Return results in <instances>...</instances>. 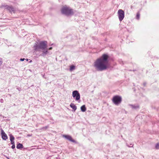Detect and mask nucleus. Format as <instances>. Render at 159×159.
I'll return each mask as SVG.
<instances>
[{"label":"nucleus","instance_id":"1","mask_svg":"<svg viewBox=\"0 0 159 159\" xmlns=\"http://www.w3.org/2000/svg\"><path fill=\"white\" fill-rule=\"evenodd\" d=\"M108 56L103 54L94 62V66L98 71H102L107 69L108 66Z\"/></svg>","mask_w":159,"mask_h":159},{"label":"nucleus","instance_id":"2","mask_svg":"<svg viewBox=\"0 0 159 159\" xmlns=\"http://www.w3.org/2000/svg\"><path fill=\"white\" fill-rule=\"evenodd\" d=\"M47 47V42L46 41L36 42L34 46V49L35 51H43L41 55L43 57L48 53Z\"/></svg>","mask_w":159,"mask_h":159},{"label":"nucleus","instance_id":"3","mask_svg":"<svg viewBox=\"0 0 159 159\" xmlns=\"http://www.w3.org/2000/svg\"><path fill=\"white\" fill-rule=\"evenodd\" d=\"M61 12L62 14L67 16L71 15L73 14L72 10L69 7L66 6H64L62 8Z\"/></svg>","mask_w":159,"mask_h":159},{"label":"nucleus","instance_id":"4","mask_svg":"<svg viewBox=\"0 0 159 159\" xmlns=\"http://www.w3.org/2000/svg\"><path fill=\"white\" fill-rule=\"evenodd\" d=\"M122 100V98L121 96L116 95L113 97L112 100L114 104L118 105L121 103Z\"/></svg>","mask_w":159,"mask_h":159},{"label":"nucleus","instance_id":"5","mask_svg":"<svg viewBox=\"0 0 159 159\" xmlns=\"http://www.w3.org/2000/svg\"><path fill=\"white\" fill-rule=\"evenodd\" d=\"M72 96L75 100L80 102V95L78 91L77 90L74 91L72 92Z\"/></svg>","mask_w":159,"mask_h":159},{"label":"nucleus","instance_id":"6","mask_svg":"<svg viewBox=\"0 0 159 159\" xmlns=\"http://www.w3.org/2000/svg\"><path fill=\"white\" fill-rule=\"evenodd\" d=\"M125 13L122 9H119L118 11V15L120 21H121L124 17Z\"/></svg>","mask_w":159,"mask_h":159},{"label":"nucleus","instance_id":"7","mask_svg":"<svg viewBox=\"0 0 159 159\" xmlns=\"http://www.w3.org/2000/svg\"><path fill=\"white\" fill-rule=\"evenodd\" d=\"M63 137L68 140L69 141H71L72 142L75 143V141L72 139L71 137L69 135H63Z\"/></svg>","mask_w":159,"mask_h":159},{"label":"nucleus","instance_id":"8","mask_svg":"<svg viewBox=\"0 0 159 159\" xmlns=\"http://www.w3.org/2000/svg\"><path fill=\"white\" fill-rule=\"evenodd\" d=\"M1 134L2 138L4 140H6L7 139V134L5 133L4 131L2 129H1Z\"/></svg>","mask_w":159,"mask_h":159},{"label":"nucleus","instance_id":"9","mask_svg":"<svg viewBox=\"0 0 159 159\" xmlns=\"http://www.w3.org/2000/svg\"><path fill=\"white\" fill-rule=\"evenodd\" d=\"M5 7L6 8L9 10L10 12L14 11V9L12 7L6 5Z\"/></svg>","mask_w":159,"mask_h":159},{"label":"nucleus","instance_id":"10","mask_svg":"<svg viewBox=\"0 0 159 159\" xmlns=\"http://www.w3.org/2000/svg\"><path fill=\"white\" fill-rule=\"evenodd\" d=\"M70 107L75 111L77 109L76 106L73 103H71L70 105Z\"/></svg>","mask_w":159,"mask_h":159},{"label":"nucleus","instance_id":"11","mask_svg":"<svg viewBox=\"0 0 159 159\" xmlns=\"http://www.w3.org/2000/svg\"><path fill=\"white\" fill-rule=\"evenodd\" d=\"M23 148V145L20 143H19L16 146V148L17 149L22 148Z\"/></svg>","mask_w":159,"mask_h":159},{"label":"nucleus","instance_id":"12","mask_svg":"<svg viewBox=\"0 0 159 159\" xmlns=\"http://www.w3.org/2000/svg\"><path fill=\"white\" fill-rule=\"evenodd\" d=\"M130 106L133 109H137L139 108V106L138 105H130Z\"/></svg>","mask_w":159,"mask_h":159},{"label":"nucleus","instance_id":"13","mask_svg":"<svg viewBox=\"0 0 159 159\" xmlns=\"http://www.w3.org/2000/svg\"><path fill=\"white\" fill-rule=\"evenodd\" d=\"M81 111L83 112H84L86 110V108L85 105H83L81 107Z\"/></svg>","mask_w":159,"mask_h":159},{"label":"nucleus","instance_id":"14","mask_svg":"<svg viewBox=\"0 0 159 159\" xmlns=\"http://www.w3.org/2000/svg\"><path fill=\"white\" fill-rule=\"evenodd\" d=\"M75 69V66H70V71H71L73 70H74Z\"/></svg>","mask_w":159,"mask_h":159},{"label":"nucleus","instance_id":"15","mask_svg":"<svg viewBox=\"0 0 159 159\" xmlns=\"http://www.w3.org/2000/svg\"><path fill=\"white\" fill-rule=\"evenodd\" d=\"M10 141L14 140L15 139L14 136L11 134L10 135Z\"/></svg>","mask_w":159,"mask_h":159},{"label":"nucleus","instance_id":"16","mask_svg":"<svg viewBox=\"0 0 159 159\" xmlns=\"http://www.w3.org/2000/svg\"><path fill=\"white\" fill-rule=\"evenodd\" d=\"M140 17V14L139 13H138L136 15V18L137 19L139 20Z\"/></svg>","mask_w":159,"mask_h":159},{"label":"nucleus","instance_id":"17","mask_svg":"<svg viewBox=\"0 0 159 159\" xmlns=\"http://www.w3.org/2000/svg\"><path fill=\"white\" fill-rule=\"evenodd\" d=\"M155 147L157 149H159V144L158 143L156 144Z\"/></svg>","mask_w":159,"mask_h":159},{"label":"nucleus","instance_id":"18","mask_svg":"<svg viewBox=\"0 0 159 159\" xmlns=\"http://www.w3.org/2000/svg\"><path fill=\"white\" fill-rule=\"evenodd\" d=\"M2 63V59L1 58H0V66L1 65Z\"/></svg>","mask_w":159,"mask_h":159},{"label":"nucleus","instance_id":"19","mask_svg":"<svg viewBox=\"0 0 159 159\" xmlns=\"http://www.w3.org/2000/svg\"><path fill=\"white\" fill-rule=\"evenodd\" d=\"M11 144H15V143H14V140H12L11 141Z\"/></svg>","mask_w":159,"mask_h":159},{"label":"nucleus","instance_id":"20","mask_svg":"<svg viewBox=\"0 0 159 159\" xmlns=\"http://www.w3.org/2000/svg\"><path fill=\"white\" fill-rule=\"evenodd\" d=\"M127 146L128 147H133V144H132V143H131V144H130V146H129V145H128L127 144Z\"/></svg>","mask_w":159,"mask_h":159},{"label":"nucleus","instance_id":"21","mask_svg":"<svg viewBox=\"0 0 159 159\" xmlns=\"http://www.w3.org/2000/svg\"><path fill=\"white\" fill-rule=\"evenodd\" d=\"M15 147V144L12 145V146H11V148L12 149H14Z\"/></svg>","mask_w":159,"mask_h":159},{"label":"nucleus","instance_id":"22","mask_svg":"<svg viewBox=\"0 0 159 159\" xmlns=\"http://www.w3.org/2000/svg\"><path fill=\"white\" fill-rule=\"evenodd\" d=\"M0 102L1 103H3L4 102V100L2 99H0Z\"/></svg>","mask_w":159,"mask_h":159},{"label":"nucleus","instance_id":"23","mask_svg":"<svg viewBox=\"0 0 159 159\" xmlns=\"http://www.w3.org/2000/svg\"><path fill=\"white\" fill-rule=\"evenodd\" d=\"M25 60V58H21L20 59V60L21 61H23Z\"/></svg>","mask_w":159,"mask_h":159},{"label":"nucleus","instance_id":"24","mask_svg":"<svg viewBox=\"0 0 159 159\" xmlns=\"http://www.w3.org/2000/svg\"><path fill=\"white\" fill-rule=\"evenodd\" d=\"M52 49V47H50L48 49L49 50H51Z\"/></svg>","mask_w":159,"mask_h":159},{"label":"nucleus","instance_id":"25","mask_svg":"<svg viewBox=\"0 0 159 159\" xmlns=\"http://www.w3.org/2000/svg\"><path fill=\"white\" fill-rule=\"evenodd\" d=\"M27 61H28V59H25Z\"/></svg>","mask_w":159,"mask_h":159},{"label":"nucleus","instance_id":"26","mask_svg":"<svg viewBox=\"0 0 159 159\" xmlns=\"http://www.w3.org/2000/svg\"><path fill=\"white\" fill-rule=\"evenodd\" d=\"M28 136H30V135H28Z\"/></svg>","mask_w":159,"mask_h":159},{"label":"nucleus","instance_id":"27","mask_svg":"<svg viewBox=\"0 0 159 159\" xmlns=\"http://www.w3.org/2000/svg\"><path fill=\"white\" fill-rule=\"evenodd\" d=\"M31 61H31H31H30V62H31Z\"/></svg>","mask_w":159,"mask_h":159}]
</instances>
